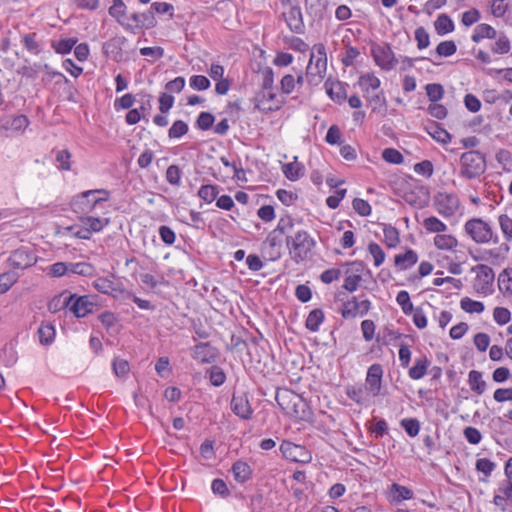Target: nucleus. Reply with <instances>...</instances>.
<instances>
[{
	"instance_id": "f257e3e1",
	"label": "nucleus",
	"mask_w": 512,
	"mask_h": 512,
	"mask_svg": "<svg viewBox=\"0 0 512 512\" xmlns=\"http://www.w3.org/2000/svg\"><path fill=\"white\" fill-rule=\"evenodd\" d=\"M275 399L286 415L298 420H306L310 417L307 402L294 391L287 388L278 389Z\"/></svg>"
},
{
	"instance_id": "f03ea898",
	"label": "nucleus",
	"mask_w": 512,
	"mask_h": 512,
	"mask_svg": "<svg viewBox=\"0 0 512 512\" xmlns=\"http://www.w3.org/2000/svg\"><path fill=\"white\" fill-rule=\"evenodd\" d=\"M285 242L291 259L297 263L307 260L316 244L314 238L304 229L287 235Z\"/></svg>"
},
{
	"instance_id": "7ed1b4c3",
	"label": "nucleus",
	"mask_w": 512,
	"mask_h": 512,
	"mask_svg": "<svg viewBox=\"0 0 512 512\" xmlns=\"http://www.w3.org/2000/svg\"><path fill=\"white\" fill-rule=\"evenodd\" d=\"M109 197L110 193L105 189L88 190L76 195L71 201V207L76 213L88 214L98 207L103 208Z\"/></svg>"
},
{
	"instance_id": "20e7f679",
	"label": "nucleus",
	"mask_w": 512,
	"mask_h": 512,
	"mask_svg": "<svg viewBox=\"0 0 512 512\" xmlns=\"http://www.w3.org/2000/svg\"><path fill=\"white\" fill-rule=\"evenodd\" d=\"M327 69V55L322 43L312 48L310 60L306 68V79L311 85H318L325 76Z\"/></svg>"
},
{
	"instance_id": "39448f33",
	"label": "nucleus",
	"mask_w": 512,
	"mask_h": 512,
	"mask_svg": "<svg viewBox=\"0 0 512 512\" xmlns=\"http://www.w3.org/2000/svg\"><path fill=\"white\" fill-rule=\"evenodd\" d=\"M460 165V176L468 180L478 178L486 171V160L478 151L463 153Z\"/></svg>"
},
{
	"instance_id": "423d86ee",
	"label": "nucleus",
	"mask_w": 512,
	"mask_h": 512,
	"mask_svg": "<svg viewBox=\"0 0 512 512\" xmlns=\"http://www.w3.org/2000/svg\"><path fill=\"white\" fill-rule=\"evenodd\" d=\"M358 85L365 94L367 100L374 105L373 109L380 107L385 102L380 88V80L373 73H365L359 77Z\"/></svg>"
},
{
	"instance_id": "0eeeda50",
	"label": "nucleus",
	"mask_w": 512,
	"mask_h": 512,
	"mask_svg": "<svg viewBox=\"0 0 512 512\" xmlns=\"http://www.w3.org/2000/svg\"><path fill=\"white\" fill-rule=\"evenodd\" d=\"M472 272L476 274L473 281L475 292L484 296L491 294L495 278L493 269L487 265L479 264L472 268Z\"/></svg>"
},
{
	"instance_id": "6e6552de",
	"label": "nucleus",
	"mask_w": 512,
	"mask_h": 512,
	"mask_svg": "<svg viewBox=\"0 0 512 512\" xmlns=\"http://www.w3.org/2000/svg\"><path fill=\"white\" fill-rule=\"evenodd\" d=\"M465 231L478 244L489 243L494 236L492 227L481 218H473L465 223Z\"/></svg>"
},
{
	"instance_id": "1a4fd4ad",
	"label": "nucleus",
	"mask_w": 512,
	"mask_h": 512,
	"mask_svg": "<svg viewBox=\"0 0 512 512\" xmlns=\"http://www.w3.org/2000/svg\"><path fill=\"white\" fill-rule=\"evenodd\" d=\"M434 206L443 217H451L460 208V201L456 194L439 192L434 198Z\"/></svg>"
},
{
	"instance_id": "9d476101",
	"label": "nucleus",
	"mask_w": 512,
	"mask_h": 512,
	"mask_svg": "<svg viewBox=\"0 0 512 512\" xmlns=\"http://www.w3.org/2000/svg\"><path fill=\"white\" fill-rule=\"evenodd\" d=\"M371 54L376 64L383 70L389 71L398 63L392 49L387 44L372 46Z\"/></svg>"
},
{
	"instance_id": "9b49d317",
	"label": "nucleus",
	"mask_w": 512,
	"mask_h": 512,
	"mask_svg": "<svg viewBox=\"0 0 512 512\" xmlns=\"http://www.w3.org/2000/svg\"><path fill=\"white\" fill-rule=\"evenodd\" d=\"M283 456L294 462L307 463L311 460V456L306 449L301 445H296L291 442H283L280 446Z\"/></svg>"
},
{
	"instance_id": "f8f14e48",
	"label": "nucleus",
	"mask_w": 512,
	"mask_h": 512,
	"mask_svg": "<svg viewBox=\"0 0 512 512\" xmlns=\"http://www.w3.org/2000/svg\"><path fill=\"white\" fill-rule=\"evenodd\" d=\"M383 369L379 364H373L369 367L366 375L365 387L372 396H377L381 391Z\"/></svg>"
},
{
	"instance_id": "ddd939ff",
	"label": "nucleus",
	"mask_w": 512,
	"mask_h": 512,
	"mask_svg": "<svg viewBox=\"0 0 512 512\" xmlns=\"http://www.w3.org/2000/svg\"><path fill=\"white\" fill-rule=\"evenodd\" d=\"M351 268L346 270V277L344 279L343 288L349 292L357 290L361 282V273L364 270V265L360 261H354L350 264Z\"/></svg>"
},
{
	"instance_id": "4468645a",
	"label": "nucleus",
	"mask_w": 512,
	"mask_h": 512,
	"mask_svg": "<svg viewBox=\"0 0 512 512\" xmlns=\"http://www.w3.org/2000/svg\"><path fill=\"white\" fill-rule=\"evenodd\" d=\"M36 261L34 254L24 249L15 250L8 258L9 265L13 269H26L33 266Z\"/></svg>"
},
{
	"instance_id": "2eb2a0df",
	"label": "nucleus",
	"mask_w": 512,
	"mask_h": 512,
	"mask_svg": "<svg viewBox=\"0 0 512 512\" xmlns=\"http://www.w3.org/2000/svg\"><path fill=\"white\" fill-rule=\"evenodd\" d=\"M283 17L291 31L299 33L303 29L301 9L297 5L288 3L285 5Z\"/></svg>"
},
{
	"instance_id": "dca6fc26",
	"label": "nucleus",
	"mask_w": 512,
	"mask_h": 512,
	"mask_svg": "<svg viewBox=\"0 0 512 512\" xmlns=\"http://www.w3.org/2000/svg\"><path fill=\"white\" fill-rule=\"evenodd\" d=\"M346 84L339 80L327 79L324 87L327 95L335 102L342 104L347 99Z\"/></svg>"
},
{
	"instance_id": "f3484780",
	"label": "nucleus",
	"mask_w": 512,
	"mask_h": 512,
	"mask_svg": "<svg viewBox=\"0 0 512 512\" xmlns=\"http://www.w3.org/2000/svg\"><path fill=\"white\" fill-rule=\"evenodd\" d=\"M231 409L242 419H250L252 415L250 403L244 396H233L231 400Z\"/></svg>"
},
{
	"instance_id": "a211bd4d",
	"label": "nucleus",
	"mask_w": 512,
	"mask_h": 512,
	"mask_svg": "<svg viewBox=\"0 0 512 512\" xmlns=\"http://www.w3.org/2000/svg\"><path fill=\"white\" fill-rule=\"evenodd\" d=\"M272 84H273V71L268 68L264 72V79H263V97H268L270 101L273 102V104L269 105L267 109L273 110L277 109L281 101L277 99L276 95L272 93Z\"/></svg>"
},
{
	"instance_id": "6ab92c4d",
	"label": "nucleus",
	"mask_w": 512,
	"mask_h": 512,
	"mask_svg": "<svg viewBox=\"0 0 512 512\" xmlns=\"http://www.w3.org/2000/svg\"><path fill=\"white\" fill-rule=\"evenodd\" d=\"M93 303L89 301L87 296H82L72 301L70 304V310L75 314L76 317H85L87 314L93 311Z\"/></svg>"
},
{
	"instance_id": "aec40b11",
	"label": "nucleus",
	"mask_w": 512,
	"mask_h": 512,
	"mask_svg": "<svg viewBox=\"0 0 512 512\" xmlns=\"http://www.w3.org/2000/svg\"><path fill=\"white\" fill-rule=\"evenodd\" d=\"M497 34V31L491 25L481 23L475 27L471 39L473 42L478 43L483 39H495Z\"/></svg>"
},
{
	"instance_id": "412c9836",
	"label": "nucleus",
	"mask_w": 512,
	"mask_h": 512,
	"mask_svg": "<svg viewBox=\"0 0 512 512\" xmlns=\"http://www.w3.org/2000/svg\"><path fill=\"white\" fill-rule=\"evenodd\" d=\"M126 39L124 37H114L104 43L103 50L106 55L111 56L113 59L121 57V51Z\"/></svg>"
},
{
	"instance_id": "4be33fe9",
	"label": "nucleus",
	"mask_w": 512,
	"mask_h": 512,
	"mask_svg": "<svg viewBox=\"0 0 512 512\" xmlns=\"http://www.w3.org/2000/svg\"><path fill=\"white\" fill-rule=\"evenodd\" d=\"M80 224L84 225L91 234L94 232H100L105 226L109 224L108 218H100L93 216H84L79 219Z\"/></svg>"
},
{
	"instance_id": "5701e85b",
	"label": "nucleus",
	"mask_w": 512,
	"mask_h": 512,
	"mask_svg": "<svg viewBox=\"0 0 512 512\" xmlns=\"http://www.w3.org/2000/svg\"><path fill=\"white\" fill-rule=\"evenodd\" d=\"M468 383L470 389L478 395L485 392L487 383L483 379L482 373L477 370H471L468 374Z\"/></svg>"
},
{
	"instance_id": "b1692460",
	"label": "nucleus",
	"mask_w": 512,
	"mask_h": 512,
	"mask_svg": "<svg viewBox=\"0 0 512 512\" xmlns=\"http://www.w3.org/2000/svg\"><path fill=\"white\" fill-rule=\"evenodd\" d=\"M282 171L286 178L291 181H296L304 175V167L297 161V157H294V161L282 165Z\"/></svg>"
},
{
	"instance_id": "393cba45",
	"label": "nucleus",
	"mask_w": 512,
	"mask_h": 512,
	"mask_svg": "<svg viewBox=\"0 0 512 512\" xmlns=\"http://www.w3.org/2000/svg\"><path fill=\"white\" fill-rule=\"evenodd\" d=\"M303 75L299 72L296 76L292 74L284 75L281 79V91L284 94H290L294 91L296 85L303 83Z\"/></svg>"
},
{
	"instance_id": "a878e982",
	"label": "nucleus",
	"mask_w": 512,
	"mask_h": 512,
	"mask_svg": "<svg viewBox=\"0 0 512 512\" xmlns=\"http://www.w3.org/2000/svg\"><path fill=\"white\" fill-rule=\"evenodd\" d=\"M417 260V254L413 250H408L404 254L396 255L394 258V263L400 270H406L413 266Z\"/></svg>"
},
{
	"instance_id": "bb28decb",
	"label": "nucleus",
	"mask_w": 512,
	"mask_h": 512,
	"mask_svg": "<svg viewBox=\"0 0 512 512\" xmlns=\"http://www.w3.org/2000/svg\"><path fill=\"white\" fill-rule=\"evenodd\" d=\"M430 361L426 357H420L415 360L414 365L409 369V376L412 379L418 380L423 378L427 373V368Z\"/></svg>"
},
{
	"instance_id": "cd10ccee",
	"label": "nucleus",
	"mask_w": 512,
	"mask_h": 512,
	"mask_svg": "<svg viewBox=\"0 0 512 512\" xmlns=\"http://www.w3.org/2000/svg\"><path fill=\"white\" fill-rule=\"evenodd\" d=\"M234 478L239 483L246 482L251 476L250 466L242 461H237L232 466Z\"/></svg>"
},
{
	"instance_id": "c85d7f7f",
	"label": "nucleus",
	"mask_w": 512,
	"mask_h": 512,
	"mask_svg": "<svg viewBox=\"0 0 512 512\" xmlns=\"http://www.w3.org/2000/svg\"><path fill=\"white\" fill-rule=\"evenodd\" d=\"M393 502H401L403 500H410L413 498V492L406 486L393 483L390 487Z\"/></svg>"
},
{
	"instance_id": "c756f323",
	"label": "nucleus",
	"mask_w": 512,
	"mask_h": 512,
	"mask_svg": "<svg viewBox=\"0 0 512 512\" xmlns=\"http://www.w3.org/2000/svg\"><path fill=\"white\" fill-rule=\"evenodd\" d=\"M457 244V239L450 234L439 233L434 237V245L440 250H452Z\"/></svg>"
},
{
	"instance_id": "7c9ffc66",
	"label": "nucleus",
	"mask_w": 512,
	"mask_h": 512,
	"mask_svg": "<svg viewBox=\"0 0 512 512\" xmlns=\"http://www.w3.org/2000/svg\"><path fill=\"white\" fill-rule=\"evenodd\" d=\"M434 26L439 35H445L454 30V23L447 14H440L434 22Z\"/></svg>"
},
{
	"instance_id": "2f4dec72",
	"label": "nucleus",
	"mask_w": 512,
	"mask_h": 512,
	"mask_svg": "<svg viewBox=\"0 0 512 512\" xmlns=\"http://www.w3.org/2000/svg\"><path fill=\"white\" fill-rule=\"evenodd\" d=\"M192 356L199 362L206 363L212 358L211 347L208 343H200L193 348Z\"/></svg>"
},
{
	"instance_id": "473e14b6",
	"label": "nucleus",
	"mask_w": 512,
	"mask_h": 512,
	"mask_svg": "<svg viewBox=\"0 0 512 512\" xmlns=\"http://www.w3.org/2000/svg\"><path fill=\"white\" fill-rule=\"evenodd\" d=\"M511 49L509 38L504 34H497L496 41L491 45V51L495 54H507Z\"/></svg>"
},
{
	"instance_id": "72a5a7b5",
	"label": "nucleus",
	"mask_w": 512,
	"mask_h": 512,
	"mask_svg": "<svg viewBox=\"0 0 512 512\" xmlns=\"http://www.w3.org/2000/svg\"><path fill=\"white\" fill-rule=\"evenodd\" d=\"M265 245L269 249V257L271 260H276L281 256V241L274 235V232L270 233L265 241Z\"/></svg>"
},
{
	"instance_id": "f704fd0d",
	"label": "nucleus",
	"mask_w": 512,
	"mask_h": 512,
	"mask_svg": "<svg viewBox=\"0 0 512 512\" xmlns=\"http://www.w3.org/2000/svg\"><path fill=\"white\" fill-rule=\"evenodd\" d=\"M422 224L426 231L430 233L439 234L447 230L446 224L435 216L425 218Z\"/></svg>"
},
{
	"instance_id": "c9c22d12",
	"label": "nucleus",
	"mask_w": 512,
	"mask_h": 512,
	"mask_svg": "<svg viewBox=\"0 0 512 512\" xmlns=\"http://www.w3.org/2000/svg\"><path fill=\"white\" fill-rule=\"evenodd\" d=\"M324 320V313L321 309L312 310L307 319H306V328L312 332H316L319 329V326Z\"/></svg>"
},
{
	"instance_id": "e433bc0d",
	"label": "nucleus",
	"mask_w": 512,
	"mask_h": 512,
	"mask_svg": "<svg viewBox=\"0 0 512 512\" xmlns=\"http://www.w3.org/2000/svg\"><path fill=\"white\" fill-rule=\"evenodd\" d=\"M48 64H38L35 63L33 65H24L17 70L19 75L25 76L27 78H35L40 72L43 70H48Z\"/></svg>"
},
{
	"instance_id": "4c0bfd02",
	"label": "nucleus",
	"mask_w": 512,
	"mask_h": 512,
	"mask_svg": "<svg viewBox=\"0 0 512 512\" xmlns=\"http://www.w3.org/2000/svg\"><path fill=\"white\" fill-rule=\"evenodd\" d=\"M18 279L19 275L13 271L0 274V294L8 292Z\"/></svg>"
},
{
	"instance_id": "58836bf2",
	"label": "nucleus",
	"mask_w": 512,
	"mask_h": 512,
	"mask_svg": "<svg viewBox=\"0 0 512 512\" xmlns=\"http://www.w3.org/2000/svg\"><path fill=\"white\" fill-rule=\"evenodd\" d=\"M460 307L467 313H482L485 306L480 301L472 300L469 297H464L460 301Z\"/></svg>"
},
{
	"instance_id": "ea45409f",
	"label": "nucleus",
	"mask_w": 512,
	"mask_h": 512,
	"mask_svg": "<svg viewBox=\"0 0 512 512\" xmlns=\"http://www.w3.org/2000/svg\"><path fill=\"white\" fill-rule=\"evenodd\" d=\"M396 302L401 307L404 314L409 315L413 312L414 307L407 291L402 290L398 292L396 296Z\"/></svg>"
},
{
	"instance_id": "a19ab883",
	"label": "nucleus",
	"mask_w": 512,
	"mask_h": 512,
	"mask_svg": "<svg viewBox=\"0 0 512 512\" xmlns=\"http://www.w3.org/2000/svg\"><path fill=\"white\" fill-rule=\"evenodd\" d=\"M94 272V268L91 264L86 262L81 263H69V273L82 275V276H91Z\"/></svg>"
},
{
	"instance_id": "79ce46f5",
	"label": "nucleus",
	"mask_w": 512,
	"mask_h": 512,
	"mask_svg": "<svg viewBox=\"0 0 512 512\" xmlns=\"http://www.w3.org/2000/svg\"><path fill=\"white\" fill-rule=\"evenodd\" d=\"M383 233H384V241L389 248H394L398 245L400 239H399L398 230L395 227L386 226L383 229Z\"/></svg>"
},
{
	"instance_id": "37998d69",
	"label": "nucleus",
	"mask_w": 512,
	"mask_h": 512,
	"mask_svg": "<svg viewBox=\"0 0 512 512\" xmlns=\"http://www.w3.org/2000/svg\"><path fill=\"white\" fill-rule=\"evenodd\" d=\"M76 43H77V39L66 38V39H61L57 42H53L52 47L59 54H67L72 50V48L75 46Z\"/></svg>"
},
{
	"instance_id": "c03bdc74",
	"label": "nucleus",
	"mask_w": 512,
	"mask_h": 512,
	"mask_svg": "<svg viewBox=\"0 0 512 512\" xmlns=\"http://www.w3.org/2000/svg\"><path fill=\"white\" fill-rule=\"evenodd\" d=\"M457 46L454 41H442L436 47V53L441 57H449L455 54Z\"/></svg>"
},
{
	"instance_id": "a18cd8bd",
	"label": "nucleus",
	"mask_w": 512,
	"mask_h": 512,
	"mask_svg": "<svg viewBox=\"0 0 512 512\" xmlns=\"http://www.w3.org/2000/svg\"><path fill=\"white\" fill-rule=\"evenodd\" d=\"M199 197L207 203L213 202L218 196V189L214 185H203L198 191Z\"/></svg>"
},
{
	"instance_id": "49530a36",
	"label": "nucleus",
	"mask_w": 512,
	"mask_h": 512,
	"mask_svg": "<svg viewBox=\"0 0 512 512\" xmlns=\"http://www.w3.org/2000/svg\"><path fill=\"white\" fill-rule=\"evenodd\" d=\"M427 96L431 102L439 101L444 95V88L441 84L431 83L425 87Z\"/></svg>"
},
{
	"instance_id": "de8ad7c7",
	"label": "nucleus",
	"mask_w": 512,
	"mask_h": 512,
	"mask_svg": "<svg viewBox=\"0 0 512 512\" xmlns=\"http://www.w3.org/2000/svg\"><path fill=\"white\" fill-rule=\"evenodd\" d=\"M382 158L387 162L391 164H402L404 161L403 155L394 148H386L382 152Z\"/></svg>"
},
{
	"instance_id": "09e8293b",
	"label": "nucleus",
	"mask_w": 512,
	"mask_h": 512,
	"mask_svg": "<svg viewBox=\"0 0 512 512\" xmlns=\"http://www.w3.org/2000/svg\"><path fill=\"white\" fill-rule=\"evenodd\" d=\"M294 221L290 216L281 217L278 221L276 229L273 231L274 233L278 231L283 235L293 234Z\"/></svg>"
},
{
	"instance_id": "8fccbe9b",
	"label": "nucleus",
	"mask_w": 512,
	"mask_h": 512,
	"mask_svg": "<svg viewBox=\"0 0 512 512\" xmlns=\"http://www.w3.org/2000/svg\"><path fill=\"white\" fill-rule=\"evenodd\" d=\"M368 251L373 257L374 265L379 267L385 261V252L377 243H370L368 245Z\"/></svg>"
},
{
	"instance_id": "3c124183",
	"label": "nucleus",
	"mask_w": 512,
	"mask_h": 512,
	"mask_svg": "<svg viewBox=\"0 0 512 512\" xmlns=\"http://www.w3.org/2000/svg\"><path fill=\"white\" fill-rule=\"evenodd\" d=\"M39 339L42 344H50L55 336V330L50 324H43L38 329Z\"/></svg>"
},
{
	"instance_id": "603ef678",
	"label": "nucleus",
	"mask_w": 512,
	"mask_h": 512,
	"mask_svg": "<svg viewBox=\"0 0 512 512\" xmlns=\"http://www.w3.org/2000/svg\"><path fill=\"white\" fill-rule=\"evenodd\" d=\"M500 229L506 240H512V218L506 214H502L498 218Z\"/></svg>"
},
{
	"instance_id": "864d4df0",
	"label": "nucleus",
	"mask_w": 512,
	"mask_h": 512,
	"mask_svg": "<svg viewBox=\"0 0 512 512\" xmlns=\"http://www.w3.org/2000/svg\"><path fill=\"white\" fill-rule=\"evenodd\" d=\"M401 426L410 437H415L420 431V423L415 418L403 419Z\"/></svg>"
},
{
	"instance_id": "5fc2aeb1",
	"label": "nucleus",
	"mask_w": 512,
	"mask_h": 512,
	"mask_svg": "<svg viewBox=\"0 0 512 512\" xmlns=\"http://www.w3.org/2000/svg\"><path fill=\"white\" fill-rule=\"evenodd\" d=\"M190 87L194 90H206L210 87V81L206 76L193 75L189 79Z\"/></svg>"
},
{
	"instance_id": "6e6d98bb",
	"label": "nucleus",
	"mask_w": 512,
	"mask_h": 512,
	"mask_svg": "<svg viewBox=\"0 0 512 512\" xmlns=\"http://www.w3.org/2000/svg\"><path fill=\"white\" fill-rule=\"evenodd\" d=\"M341 315L343 318H355L358 315L357 312V299L353 297L351 300L343 303L341 309Z\"/></svg>"
},
{
	"instance_id": "4d7b16f0",
	"label": "nucleus",
	"mask_w": 512,
	"mask_h": 512,
	"mask_svg": "<svg viewBox=\"0 0 512 512\" xmlns=\"http://www.w3.org/2000/svg\"><path fill=\"white\" fill-rule=\"evenodd\" d=\"M499 287L505 292L512 293V269H505L499 275Z\"/></svg>"
},
{
	"instance_id": "13d9d810",
	"label": "nucleus",
	"mask_w": 512,
	"mask_h": 512,
	"mask_svg": "<svg viewBox=\"0 0 512 512\" xmlns=\"http://www.w3.org/2000/svg\"><path fill=\"white\" fill-rule=\"evenodd\" d=\"M73 298V296L60 295L59 297L52 299V301L49 303V310L51 312H56L60 308L70 306Z\"/></svg>"
},
{
	"instance_id": "bf43d9fd",
	"label": "nucleus",
	"mask_w": 512,
	"mask_h": 512,
	"mask_svg": "<svg viewBox=\"0 0 512 512\" xmlns=\"http://www.w3.org/2000/svg\"><path fill=\"white\" fill-rule=\"evenodd\" d=\"M494 321L499 325L507 324L511 319V313L507 308L496 307L493 311Z\"/></svg>"
},
{
	"instance_id": "052dcab7",
	"label": "nucleus",
	"mask_w": 512,
	"mask_h": 512,
	"mask_svg": "<svg viewBox=\"0 0 512 512\" xmlns=\"http://www.w3.org/2000/svg\"><path fill=\"white\" fill-rule=\"evenodd\" d=\"M230 118L224 117L220 120V122L217 124L216 128H229L230 125H236V118H239L240 110L238 107H231L230 111Z\"/></svg>"
},
{
	"instance_id": "680f3d73",
	"label": "nucleus",
	"mask_w": 512,
	"mask_h": 512,
	"mask_svg": "<svg viewBox=\"0 0 512 512\" xmlns=\"http://www.w3.org/2000/svg\"><path fill=\"white\" fill-rule=\"evenodd\" d=\"M433 171V164L429 160H424L414 165V172L425 177L432 176Z\"/></svg>"
},
{
	"instance_id": "e2e57ef3",
	"label": "nucleus",
	"mask_w": 512,
	"mask_h": 512,
	"mask_svg": "<svg viewBox=\"0 0 512 512\" xmlns=\"http://www.w3.org/2000/svg\"><path fill=\"white\" fill-rule=\"evenodd\" d=\"M113 372L116 376L122 377L125 376L129 370L130 366L128 361L120 358H116L112 363Z\"/></svg>"
},
{
	"instance_id": "0e129e2a",
	"label": "nucleus",
	"mask_w": 512,
	"mask_h": 512,
	"mask_svg": "<svg viewBox=\"0 0 512 512\" xmlns=\"http://www.w3.org/2000/svg\"><path fill=\"white\" fill-rule=\"evenodd\" d=\"M94 287L97 289V291L103 294H111L113 291H115L113 282L107 278H98L95 280Z\"/></svg>"
},
{
	"instance_id": "69168bd1",
	"label": "nucleus",
	"mask_w": 512,
	"mask_h": 512,
	"mask_svg": "<svg viewBox=\"0 0 512 512\" xmlns=\"http://www.w3.org/2000/svg\"><path fill=\"white\" fill-rule=\"evenodd\" d=\"M353 209L361 216H368L371 214L370 204L361 198H355L352 202Z\"/></svg>"
},
{
	"instance_id": "338daca9",
	"label": "nucleus",
	"mask_w": 512,
	"mask_h": 512,
	"mask_svg": "<svg viewBox=\"0 0 512 512\" xmlns=\"http://www.w3.org/2000/svg\"><path fill=\"white\" fill-rule=\"evenodd\" d=\"M415 40L419 49H424L429 46V34L423 27H418L415 30Z\"/></svg>"
},
{
	"instance_id": "774afa93",
	"label": "nucleus",
	"mask_w": 512,
	"mask_h": 512,
	"mask_svg": "<svg viewBox=\"0 0 512 512\" xmlns=\"http://www.w3.org/2000/svg\"><path fill=\"white\" fill-rule=\"evenodd\" d=\"M496 402L502 403L506 401H512V387L509 388H498L493 395Z\"/></svg>"
}]
</instances>
